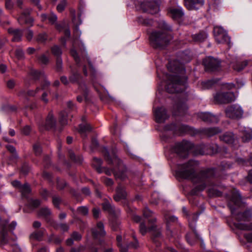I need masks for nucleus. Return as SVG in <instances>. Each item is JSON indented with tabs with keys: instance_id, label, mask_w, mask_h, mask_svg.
Segmentation results:
<instances>
[{
	"instance_id": "obj_1",
	"label": "nucleus",
	"mask_w": 252,
	"mask_h": 252,
	"mask_svg": "<svg viewBox=\"0 0 252 252\" xmlns=\"http://www.w3.org/2000/svg\"><path fill=\"white\" fill-rule=\"evenodd\" d=\"M198 163L195 160H189L188 162L179 166L176 171L177 176L184 179L191 181L194 184L197 185L191 190L192 194H195L197 191L203 190L206 187H208L210 194L220 196L221 192L215 189L219 186V183H214L215 181V172L214 169H208L201 170L197 173L195 172L196 167Z\"/></svg>"
},
{
	"instance_id": "obj_2",
	"label": "nucleus",
	"mask_w": 252,
	"mask_h": 252,
	"mask_svg": "<svg viewBox=\"0 0 252 252\" xmlns=\"http://www.w3.org/2000/svg\"><path fill=\"white\" fill-rule=\"evenodd\" d=\"M167 68L174 74L167 75L168 80L166 88L167 91L169 93H176L184 91L187 80L184 76L186 70L184 65L178 61H170L167 64Z\"/></svg>"
},
{
	"instance_id": "obj_3",
	"label": "nucleus",
	"mask_w": 252,
	"mask_h": 252,
	"mask_svg": "<svg viewBox=\"0 0 252 252\" xmlns=\"http://www.w3.org/2000/svg\"><path fill=\"white\" fill-rule=\"evenodd\" d=\"M158 26L161 31L153 32L149 37L150 42L155 48H162L172 38L171 35L168 33L171 31V27L164 20L159 21Z\"/></svg>"
},
{
	"instance_id": "obj_4",
	"label": "nucleus",
	"mask_w": 252,
	"mask_h": 252,
	"mask_svg": "<svg viewBox=\"0 0 252 252\" xmlns=\"http://www.w3.org/2000/svg\"><path fill=\"white\" fill-rule=\"evenodd\" d=\"M105 160L109 164H112L116 166L114 168L113 174L116 179H119L121 180H125L127 178L126 168L124 165L121 160L116 155L114 152H113L110 155L108 152L107 149L104 147L102 151Z\"/></svg>"
},
{
	"instance_id": "obj_5",
	"label": "nucleus",
	"mask_w": 252,
	"mask_h": 252,
	"mask_svg": "<svg viewBox=\"0 0 252 252\" xmlns=\"http://www.w3.org/2000/svg\"><path fill=\"white\" fill-rule=\"evenodd\" d=\"M241 202L242 198L239 191L234 189L232 192L230 200L228 203V206L231 211V214L235 216V219L238 221H249L252 215L251 210H247L243 213L235 214V209L240 205Z\"/></svg>"
},
{
	"instance_id": "obj_6",
	"label": "nucleus",
	"mask_w": 252,
	"mask_h": 252,
	"mask_svg": "<svg viewBox=\"0 0 252 252\" xmlns=\"http://www.w3.org/2000/svg\"><path fill=\"white\" fill-rule=\"evenodd\" d=\"M156 221V218H153L148 220L149 224L151 225L149 227H147L144 222L141 223L139 226L140 232L143 235L147 232H152V239L154 243H156L158 239L161 238L162 236L160 229L154 224Z\"/></svg>"
},
{
	"instance_id": "obj_7",
	"label": "nucleus",
	"mask_w": 252,
	"mask_h": 252,
	"mask_svg": "<svg viewBox=\"0 0 252 252\" xmlns=\"http://www.w3.org/2000/svg\"><path fill=\"white\" fill-rule=\"evenodd\" d=\"M192 147V144L189 142L183 141L176 143L174 148L173 151L179 156L184 158L187 157L188 151Z\"/></svg>"
},
{
	"instance_id": "obj_8",
	"label": "nucleus",
	"mask_w": 252,
	"mask_h": 252,
	"mask_svg": "<svg viewBox=\"0 0 252 252\" xmlns=\"http://www.w3.org/2000/svg\"><path fill=\"white\" fill-rule=\"evenodd\" d=\"M225 112L227 117L232 119H241L244 113L242 107L237 104H233L228 106L226 108Z\"/></svg>"
},
{
	"instance_id": "obj_9",
	"label": "nucleus",
	"mask_w": 252,
	"mask_h": 252,
	"mask_svg": "<svg viewBox=\"0 0 252 252\" xmlns=\"http://www.w3.org/2000/svg\"><path fill=\"white\" fill-rule=\"evenodd\" d=\"M215 101L219 104L227 103L235 100L233 93H218L214 95Z\"/></svg>"
},
{
	"instance_id": "obj_10",
	"label": "nucleus",
	"mask_w": 252,
	"mask_h": 252,
	"mask_svg": "<svg viewBox=\"0 0 252 252\" xmlns=\"http://www.w3.org/2000/svg\"><path fill=\"white\" fill-rule=\"evenodd\" d=\"M203 63L207 71H213L219 69L220 63L216 59L208 57L203 60Z\"/></svg>"
},
{
	"instance_id": "obj_11",
	"label": "nucleus",
	"mask_w": 252,
	"mask_h": 252,
	"mask_svg": "<svg viewBox=\"0 0 252 252\" xmlns=\"http://www.w3.org/2000/svg\"><path fill=\"white\" fill-rule=\"evenodd\" d=\"M198 150L201 155H213L218 153L219 147L216 144H202L198 148Z\"/></svg>"
},
{
	"instance_id": "obj_12",
	"label": "nucleus",
	"mask_w": 252,
	"mask_h": 252,
	"mask_svg": "<svg viewBox=\"0 0 252 252\" xmlns=\"http://www.w3.org/2000/svg\"><path fill=\"white\" fill-rule=\"evenodd\" d=\"M166 130H172L176 133H184L189 132L191 128L188 126L182 125L180 124H172L170 125L166 126L165 127Z\"/></svg>"
},
{
	"instance_id": "obj_13",
	"label": "nucleus",
	"mask_w": 252,
	"mask_h": 252,
	"mask_svg": "<svg viewBox=\"0 0 252 252\" xmlns=\"http://www.w3.org/2000/svg\"><path fill=\"white\" fill-rule=\"evenodd\" d=\"M81 78L80 74L77 72H72L69 76V80L70 83H78L79 84V88L83 93L84 96L86 97L88 94V89L86 85L84 83H79V79Z\"/></svg>"
},
{
	"instance_id": "obj_14",
	"label": "nucleus",
	"mask_w": 252,
	"mask_h": 252,
	"mask_svg": "<svg viewBox=\"0 0 252 252\" xmlns=\"http://www.w3.org/2000/svg\"><path fill=\"white\" fill-rule=\"evenodd\" d=\"M154 114L156 121L158 123H164L169 118V115L167 114L166 109L162 107H158L155 109L154 110Z\"/></svg>"
},
{
	"instance_id": "obj_15",
	"label": "nucleus",
	"mask_w": 252,
	"mask_h": 252,
	"mask_svg": "<svg viewBox=\"0 0 252 252\" xmlns=\"http://www.w3.org/2000/svg\"><path fill=\"white\" fill-rule=\"evenodd\" d=\"M141 7L144 11L148 12L151 14L158 13L159 11V6L155 1H146L141 3Z\"/></svg>"
},
{
	"instance_id": "obj_16",
	"label": "nucleus",
	"mask_w": 252,
	"mask_h": 252,
	"mask_svg": "<svg viewBox=\"0 0 252 252\" xmlns=\"http://www.w3.org/2000/svg\"><path fill=\"white\" fill-rule=\"evenodd\" d=\"M188 109L186 100H179L174 106L173 114L174 115H182Z\"/></svg>"
},
{
	"instance_id": "obj_17",
	"label": "nucleus",
	"mask_w": 252,
	"mask_h": 252,
	"mask_svg": "<svg viewBox=\"0 0 252 252\" xmlns=\"http://www.w3.org/2000/svg\"><path fill=\"white\" fill-rule=\"evenodd\" d=\"M198 117L205 122L210 123H217L219 118L217 116L214 115L209 112H201L197 114Z\"/></svg>"
},
{
	"instance_id": "obj_18",
	"label": "nucleus",
	"mask_w": 252,
	"mask_h": 252,
	"mask_svg": "<svg viewBox=\"0 0 252 252\" xmlns=\"http://www.w3.org/2000/svg\"><path fill=\"white\" fill-rule=\"evenodd\" d=\"M31 11V9L30 8H26L23 10L18 19L20 24H31L32 23L33 19L30 16Z\"/></svg>"
},
{
	"instance_id": "obj_19",
	"label": "nucleus",
	"mask_w": 252,
	"mask_h": 252,
	"mask_svg": "<svg viewBox=\"0 0 252 252\" xmlns=\"http://www.w3.org/2000/svg\"><path fill=\"white\" fill-rule=\"evenodd\" d=\"M185 5L189 10L198 9L204 4V0H184Z\"/></svg>"
},
{
	"instance_id": "obj_20",
	"label": "nucleus",
	"mask_w": 252,
	"mask_h": 252,
	"mask_svg": "<svg viewBox=\"0 0 252 252\" xmlns=\"http://www.w3.org/2000/svg\"><path fill=\"white\" fill-rule=\"evenodd\" d=\"M8 33L13 36L12 40L13 42H19L21 40L23 35V31L18 29L9 28Z\"/></svg>"
},
{
	"instance_id": "obj_21",
	"label": "nucleus",
	"mask_w": 252,
	"mask_h": 252,
	"mask_svg": "<svg viewBox=\"0 0 252 252\" xmlns=\"http://www.w3.org/2000/svg\"><path fill=\"white\" fill-rule=\"evenodd\" d=\"M221 129L218 127L203 128L200 129V132L208 137L213 136L221 132Z\"/></svg>"
},
{
	"instance_id": "obj_22",
	"label": "nucleus",
	"mask_w": 252,
	"mask_h": 252,
	"mask_svg": "<svg viewBox=\"0 0 252 252\" xmlns=\"http://www.w3.org/2000/svg\"><path fill=\"white\" fill-rule=\"evenodd\" d=\"M249 61L245 60L243 61H236L231 63L233 69L238 72L243 70L249 64Z\"/></svg>"
},
{
	"instance_id": "obj_23",
	"label": "nucleus",
	"mask_w": 252,
	"mask_h": 252,
	"mask_svg": "<svg viewBox=\"0 0 252 252\" xmlns=\"http://www.w3.org/2000/svg\"><path fill=\"white\" fill-rule=\"evenodd\" d=\"M92 233L94 238L100 236H104L106 234L104 230V225L102 222L99 221L97 223L96 228L92 229Z\"/></svg>"
},
{
	"instance_id": "obj_24",
	"label": "nucleus",
	"mask_w": 252,
	"mask_h": 252,
	"mask_svg": "<svg viewBox=\"0 0 252 252\" xmlns=\"http://www.w3.org/2000/svg\"><path fill=\"white\" fill-rule=\"evenodd\" d=\"M126 192L121 185H119L116 189V194L114 196V199L116 201H119L121 199L126 198Z\"/></svg>"
},
{
	"instance_id": "obj_25",
	"label": "nucleus",
	"mask_w": 252,
	"mask_h": 252,
	"mask_svg": "<svg viewBox=\"0 0 252 252\" xmlns=\"http://www.w3.org/2000/svg\"><path fill=\"white\" fill-rule=\"evenodd\" d=\"M240 131L242 133V139L244 142H247L252 139V130L245 127H241Z\"/></svg>"
},
{
	"instance_id": "obj_26",
	"label": "nucleus",
	"mask_w": 252,
	"mask_h": 252,
	"mask_svg": "<svg viewBox=\"0 0 252 252\" xmlns=\"http://www.w3.org/2000/svg\"><path fill=\"white\" fill-rule=\"evenodd\" d=\"M169 13L170 14V16L174 19H179L184 15V12L181 7L171 8L169 10Z\"/></svg>"
},
{
	"instance_id": "obj_27",
	"label": "nucleus",
	"mask_w": 252,
	"mask_h": 252,
	"mask_svg": "<svg viewBox=\"0 0 252 252\" xmlns=\"http://www.w3.org/2000/svg\"><path fill=\"white\" fill-rule=\"evenodd\" d=\"M102 207L104 210L107 211L110 214L114 216H117L120 213L119 209H116L114 206L111 205L110 203L107 201H105L102 204Z\"/></svg>"
},
{
	"instance_id": "obj_28",
	"label": "nucleus",
	"mask_w": 252,
	"mask_h": 252,
	"mask_svg": "<svg viewBox=\"0 0 252 252\" xmlns=\"http://www.w3.org/2000/svg\"><path fill=\"white\" fill-rule=\"evenodd\" d=\"M8 223V221L2 222L0 218V224L2 225V230L0 231V243L1 244H5L6 242V225Z\"/></svg>"
},
{
	"instance_id": "obj_29",
	"label": "nucleus",
	"mask_w": 252,
	"mask_h": 252,
	"mask_svg": "<svg viewBox=\"0 0 252 252\" xmlns=\"http://www.w3.org/2000/svg\"><path fill=\"white\" fill-rule=\"evenodd\" d=\"M221 141L227 144H232L235 140V136L232 132H227L220 136Z\"/></svg>"
},
{
	"instance_id": "obj_30",
	"label": "nucleus",
	"mask_w": 252,
	"mask_h": 252,
	"mask_svg": "<svg viewBox=\"0 0 252 252\" xmlns=\"http://www.w3.org/2000/svg\"><path fill=\"white\" fill-rule=\"evenodd\" d=\"M199 215L197 214H193L189 217V222L190 228L193 230L194 233L197 238H198V235L195 230V222H196L198 218Z\"/></svg>"
},
{
	"instance_id": "obj_31",
	"label": "nucleus",
	"mask_w": 252,
	"mask_h": 252,
	"mask_svg": "<svg viewBox=\"0 0 252 252\" xmlns=\"http://www.w3.org/2000/svg\"><path fill=\"white\" fill-rule=\"evenodd\" d=\"M208 37V34L204 31H201L197 33L192 35V39L195 42H202L204 41Z\"/></svg>"
},
{
	"instance_id": "obj_32",
	"label": "nucleus",
	"mask_w": 252,
	"mask_h": 252,
	"mask_svg": "<svg viewBox=\"0 0 252 252\" xmlns=\"http://www.w3.org/2000/svg\"><path fill=\"white\" fill-rule=\"evenodd\" d=\"M134 241L133 243H130L127 245L123 246L122 244H121V246L119 247L120 249V251L121 252H126L127 251L128 249L129 248H133L136 249L138 247V243L137 240L133 237Z\"/></svg>"
},
{
	"instance_id": "obj_33",
	"label": "nucleus",
	"mask_w": 252,
	"mask_h": 252,
	"mask_svg": "<svg viewBox=\"0 0 252 252\" xmlns=\"http://www.w3.org/2000/svg\"><path fill=\"white\" fill-rule=\"evenodd\" d=\"M56 120L54 118L52 112H50L46 120L45 126L46 128L49 129L54 127L56 126Z\"/></svg>"
},
{
	"instance_id": "obj_34",
	"label": "nucleus",
	"mask_w": 252,
	"mask_h": 252,
	"mask_svg": "<svg viewBox=\"0 0 252 252\" xmlns=\"http://www.w3.org/2000/svg\"><path fill=\"white\" fill-rule=\"evenodd\" d=\"M102 163V160L100 158H93L92 165L99 173H102L103 171L102 170V167H101Z\"/></svg>"
},
{
	"instance_id": "obj_35",
	"label": "nucleus",
	"mask_w": 252,
	"mask_h": 252,
	"mask_svg": "<svg viewBox=\"0 0 252 252\" xmlns=\"http://www.w3.org/2000/svg\"><path fill=\"white\" fill-rule=\"evenodd\" d=\"M220 41H217V42L219 43H226L228 45L229 48L231 46L230 37L228 35L226 32H224L221 36H220Z\"/></svg>"
},
{
	"instance_id": "obj_36",
	"label": "nucleus",
	"mask_w": 252,
	"mask_h": 252,
	"mask_svg": "<svg viewBox=\"0 0 252 252\" xmlns=\"http://www.w3.org/2000/svg\"><path fill=\"white\" fill-rule=\"evenodd\" d=\"M44 231V230L40 229L33 232L30 235L31 239L38 241L41 240L43 235Z\"/></svg>"
},
{
	"instance_id": "obj_37",
	"label": "nucleus",
	"mask_w": 252,
	"mask_h": 252,
	"mask_svg": "<svg viewBox=\"0 0 252 252\" xmlns=\"http://www.w3.org/2000/svg\"><path fill=\"white\" fill-rule=\"evenodd\" d=\"M226 32L224 29L220 27H215L214 29V35L216 41H220V36Z\"/></svg>"
},
{
	"instance_id": "obj_38",
	"label": "nucleus",
	"mask_w": 252,
	"mask_h": 252,
	"mask_svg": "<svg viewBox=\"0 0 252 252\" xmlns=\"http://www.w3.org/2000/svg\"><path fill=\"white\" fill-rule=\"evenodd\" d=\"M92 129V128L89 124H82L79 125V132L81 134L83 135L86 132L90 131Z\"/></svg>"
},
{
	"instance_id": "obj_39",
	"label": "nucleus",
	"mask_w": 252,
	"mask_h": 252,
	"mask_svg": "<svg viewBox=\"0 0 252 252\" xmlns=\"http://www.w3.org/2000/svg\"><path fill=\"white\" fill-rule=\"evenodd\" d=\"M30 75L34 80H37L41 78H44L45 75L42 72H39L34 69H32L30 72Z\"/></svg>"
},
{
	"instance_id": "obj_40",
	"label": "nucleus",
	"mask_w": 252,
	"mask_h": 252,
	"mask_svg": "<svg viewBox=\"0 0 252 252\" xmlns=\"http://www.w3.org/2000/svg\"><path fill=\"white\" fill-rule=\"evenodd\" d=\"M20 191L21 192L23 196L27 197V196L30 193L31 189L30 186L28 184L21 186Z\"/></svg>"
},
{
	"instance_id": "obj_41",
	"label": "nucleus",
	"mask_w": 252,
	"mask_h": 252,
	"mask_svg": "<svg viewBox=\"0 0 252 252\" xmlns=\"http://www.w3.org/2000/svg\"><path fill=\"white\" fill-rule=\"evenodd\" d=\"M235 226L238 228L243 230H252V224H247L241 222H237L235 223Z\"/></svg>"
},
{
	"instance_id": "obj_42",
	"label": "nucleus",
	"mask_w": 252,
	"mask_h": 252,
	"mask_svg": "<svg viewBox=\"0 0 252 252\" xmlns=\"http://www.w3.org/2000/svg\"><path fill=\"white\" fill-rule=\"evenodd\" d=\"M41 90V88L40 87H37L35 91L33 90H29L27 91V92L25 91H21L20 92V95H25L26 94H27V95L30 96H33L35 95L36 94L39 92V91Z\"/></svg>"
},
{
	"instance_id": "obj_43",
	"label": "nucleus",
	"mask_w": 252,
	"mask_h": 252,
	"mask_svg": "<svg viewBox=\"0 0 252 252\" xmlns=\"http://www.w3.org/2000/svg\"><path fill=\"white\" fill-rule=\"evenodd\" d=\"M68 115L66 112L64 111H63L60 113V122L61 125H65L67 124V117Z\"/></svg>"
},
{
	"instance_id": "obj_44",
	"label": "nucleus",
	"mask_w": 252,
	"mask_h": 252,
	"mask_svg": "<svg viewBox=\"0 0 252 252\" xmlns=\"http://www.w3.org/2000/svg\"><path fill=\"white\" fill-rule=\"evenodd\" d=\"M137 21L139 23L146 26L152 25L153 23L152 20L145 19L142 16H139L137 18Z\"/></svg>"
},
{
	"instance_id": "obj_45",
	"label": "nucleus",
	"mask_w": 252,
	"mask_h": 252,
	"mask_svg": "<svg viewBox=\"0 0 252 252\" xmlns=\"http://www.w3.org/2000/svg\"><path fill=\"white\" fill-rule=\"evenodd\" d=\"M69 154L71 160H73L74 161L77 163H82L83 158L79 156L76 157L75 154L73 153V152L71 150L69 151Z\"/></svg>"
},
{
	"instance_id": "obj_46",
	"label": "nucleus",
	"mask_w": 252,
	"mask_h": 252,
	"mask_svg": "<svg viewBox=\"0 0 252 252\" xmlns=\"http://www.w3.org/2000/svg\"><path fill=\"white\" fill-rule=\"evenodd\" d=\"M47 39V35L45 32L39 33L36 37V41L40 43H44Z\"/></svg>"
},
{
	"instance_id": "obj_47",
	"label": "nucleus",
	"mask_w": 252,
	"mask_h": 252,
	"mask_svg": "<svg viewBox=\"0 0 252 252\" xmlns=\"http://www.w3.org/2000/svg\"><path fill=\"white\" fill-rule=\"evenodd\" d=\"M51 51H52V54L53 55H54L55 56H57V58L58 57H60V56L62 54V51L59 46H58L57 45L54 46L51 48Z\"/></svg>"
},
{
	"instance_id": "obj_48",
	"label": "nucleus",
	"mask_w": 252,
	"mask_h": 252,
	"mask_svg": "<svg viewBox=\"0 0 252 252\" xmlns=\"http://www.w3.org/2000/svg\"><path fill=\"white\" fill-rule=\"evenodd\" d=\"M39 215L44 217H47L51 214L50 210L47 208L41 209L39 211Z\"/></svg>"
},
{
	"instance_id": "obj_49",
	"label": "nucleus",
	"mask_w": 252,
	"mask_h": 252,
	"mask_svg": "<svg viewBox=\"0 0 252 252\" xmlns=\"http://www.w3.org/2000/svg\"><path fill=\"white\" fill-rule=\"evenodd\" d=\"M77 212L82 215L86 216L88 214L89 209L86 206H80L77 208Z\"/></svg>"
},
{
	"instance_id": "obj_50",
	"label": "nucleus",
	"mask_w": 252,
	"mask_h": 252,
	"mask_svg": "<svg viewBox=\"0 0 252 252\" xmlns=\"http://www.w3.org/2000/svg\"><path fill=\"white\" fill-rule=\"evenodd\" d=\"M67 4L66 0H62L57 5V10L61 12L63 10H64L66 5Z\"/></svg>"
},
{
	"instance_id": "obj_51",
	"label": "nucleus",
	"mask_w": 252,
	"mask_h": 252,
	"mask_svg": "<svg viewBox=\"0 0 252 252\" xmlns=\"http://www.w3.org/2000/svg\"><path fill=\"white\" fill-rule=\"evenodd\" d=\"M38 59L39 62L43 64H47L49 62L48 57L45 54H42L38 57Z\"/></svg>"
},
{
	"instance_id": "obj_52",
	"label": "nucleus",
	"mask_w": 252,
	"mask_h": 252,
	"mask_svg": "<svg viewBox=\"0 0 252 252\" xmlns=\"http://www.w3.org/2000/svg\"><path fill=\"white\" fill-rule=\"evenodd\" d=\"M33 150L36 156H39L42 152V149L40 144L38 143H36L33 146Z\"/></svg>"
},
{
	"instance_id": "obj_53",
	"label": "nucleus",
	"mask_w": 252,
	"mask_h": 252,
	"mask_svg": "<svg viewBox=\"0 0 252 252\" xmlns=\"http://www.w3.org/2000/svg\"><path fill=\"white\" fill-rule=\"evenodd\" d=\"M213 80H208L206 82H203L201 83L202 87L203 89H208L214 84Z\"/></svg>"
},
{
	"instance_id": "obj_54",
	"label": "nucleus",
	"mask_w": 252,
	"mask_h": 252,
	"mask_svg": "<svg viewBox=\"0 0 252 252\" xmlns=\"http://www.w3.org/2000/svg\"><path fill=\"white\" fill-rule=\"evenodd\" d=\"M15 55L16 57L19 60L24 58V52L23 50L20 48H18L16 50Z\"/></svg>"
},
{
	"instance_id": "obj_55",
	"label": "nucleus",
	"mask_w": 252,
	"mask_h": 252,
	"mask_svg": "<svg viewBox=\"0 0 252 252\" xmlns=\"http://www.w3.org/2000/svg\"><path fill=\"white\" fill-rule=\"evenodd\" d=\"M70 54H71V56L73 57L76 63L78 65H80V59L79 58V57L77 56V53L76 50H75L73 49H72L70 51Z\"/></svg>"
},
{
	"instance_id": "obj_56",
	"label": "nucleus",
	"mask_w": 252,
	"mask_h": 252,
	"mask_svg": "<svg viewBox=\"0 0 252 252\" xmlns=\"http://www.w3.org/2000/svg\"><path fill=\"white\" fill-rule=\"evenodd\" d=\"M245 84V82L242 79H237L236 81V84H232L233 87L235 86L237 88H241Z\"/></svg>"
},
{
	"instance_id": "obj_57",
	"label": "nucleus",
	"mask_w": 252,
	"mask_h": 252,
	"mask_svg": "<svg viewBox=\"0 0 252 252\" xmlns=\"http://www.w3.org/2000/svg\"><path fill=\"white\" fill-rule=\"evenodd\" d=\"M143 216L146 218H149L153 216V212L149 209L147 207L145 208L143 211Z\"/></svg>"
},
{
	"instance_id": "obj_58",
	"label": "nucleus",
	"mask_w": 252,
	"mask_h": 252,
	"mask_svg": "<svg viewBox=\"0 0 252 252\" xmlns=\"http://www.w3.org/2000/svg\"><path fill=\"white\" fill-rule=\"evenodd\" d=\"M40 201L38 199H32L31 200L30 203V206L33 208H35L38 207L40 205Z\"/></svg>"
},
{
	"instance_id": "obj_59",
	"label": "nucleus",
	"mask_w": 252,
	"mask_h": 252,
	"mask_svg": "<svg viewBox=\"0 0 252 252\" xmlns=\"http://www.w3.org/2000/svg\"><path fill=\"white\" fill-rule=\"evenodd\" d=\"M56 69L58 71H61L62 69V60L60 57L57 58Z\"/></svg>"
},
{
	"instance_id": "obj_60",
	"label": "nucleus",
	"mask_w": 252,
	"mask_h": 252,
	"mask_svg": "<svg viewBox=\"0 0 252 252\" xmlns=\"http://www.w3.org/2000/svg\"><path fill=\"white\" fill-rule=\"evenodd\" d=\"M53 203L54 205L57 207H59L60 203L61 201V198L59 196H54L53 197Z\"/></svg>"
},
{
	"instance_id": "obj_61",
	"label": "nucleus",
	"mask_w": 252,
	"mask_h": 252,
	"mask_svg": "<svg viewBox=\"0 0 252 252\" xmlns=\"http://www.w3.org/2000/svg\"><path fill=\"white\" fill-rule=\"evenodd\" d=\"M66 26V24L63 22H62L61 23L56 24V28L57 30L59 32H61L63 30H64Z\"/></svg>"
},
{
	"instance_id": "obj_62",
	"label": "nucleus",
	"mask_w": 252,
	"mask_h": 252,
	"mask_svg": "<svg viewBox=\"0 0 252 252\" xmlns=\"http://www.w3.org/2000/svg\"><path fill=\"white\" fill-rule=\"evenodd\" d=\"M31 131V128L29 126H26L22 129V132L25 135H29Z\"/></svg>"
},
{
	"instance_id": "obj_63",
	"label": "nucleus",
	"mask_w": 252,
	"mask_h": 252,
	"mask_svg": "<svg viewBox=\"0 0 252 252\" xmlns=\"http://www.w3.org/2000/svg\"><path fill=\"white\" fill-rule=\"evenodd\" d=\"M66 184L64 180H57V187L59 189H63Z\"/></svg>"
},
{
	"instance_id": "obj_64",
	"label": "nucleus",
	"mask_w": 252,
	"mask_h": 252,
	"mask_svg": "<svg viewBox=\"0 0 252 252\" xmlns=\"http://www.w3.org/2000/svg\"><path fill=\"white\" fill-rule=\"evenodd\" d=\"M48 20L51 24H55L57 20V16L56 14L51 13V15L48 17Z\"/></svg>"
}]
</instances>
